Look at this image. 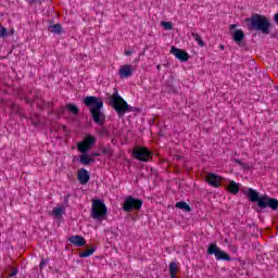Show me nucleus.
I'll use <instances>...</instances> for the list:
<instances>
[{
	"mask_svg": "<svg viewBox=\"0 0 278 278\" xmlns=\"http://www.w3.org/2000/svg\"><path fill=\"white\" fill-rule=\"evenodd\" d=\"M244 194L245 197H248L250 201H252V203H257L258 207H262V208L270 207V210H277L278 207L277 199L269 198L266 194H263L260 197V193L252 188L245 189Z\"/></svg>",
	"mask_w": 278,
	"mask_h": 278,
	"instance_id": "nucleus-1",
	"label": "nucleus"
},
{
	"mask_svg": "<svg viewBox=\"0 0 278 278\" xmlns=\"http://www.w3.org/2000/svg\"><path fill=\"white\" fill-rule=\"evenodd\" d=\"M84 103L87 108H89L91 112V116L97 125H103V121H105V115L103 114V101L97 97H86L84 99Z\"/></svg>",
	"mask_w": 278,
	"mask_h": 278,
	"instance_id": "nucleus-2",
	"label": "nucleus"
},
{
	"mask_svg": "<svg viewBox=\"0 0 278 278\" xmlns=\"http://www.w3.org/2000/svg\"><path fill=\"white\" fill-rule=\"evenodd\" d=\"M94 142V137L90 135L86 136L83 141L78 142V151L83 153L80 155V163H83L85 166H88V164H92V162H94V159L88 154L90 147H92Z\"/></svg>",
	"mask_w": 278,
	"mask_h": 278,
	"instance_id": "nucleus-3",
	"label": "nucleus"
},
{
	"mask_svg": "<svg viewBox=\"0 0 278 278\" xmlns=\"http://www.w3.org/2000/svg\"><path fill=\"white\" fill-rule=\"evenodd\" d=\"M250 29H257L262 34H270V22L264 15H254L250 20Z\"/></svg>",
	"mask_w": 278,
	"mask_h": 278,
	"instance_id": "nucleus-4",
	"label": "nucleus"
},
{
	"mask_svg": "<svg viewBox=\"0 0 278 278\" xmlns=\"http://www.w3.org/2000/svg\"><path fill=\"white\" fill-rule=\"evenodd\" d=\"M91 216L96 220H103L108 216V207L101 200L92 201Z\"/></svg>",
	"mask_w": 278,
	"mask_h": 278,
	"instance_id": "nucleus-5",
	"label": "nucleus"
},
{
	"mask_svg": "<svg viewBox=\"0 0 278 278\" xmlns=\"http://www.w3.org/2000/svg\"><path fill=\"white\" fill-rule=\"evenodd\" d=\"M111 103L113 104L114 110L117 111V114L119 116H123V114H125V112L129 110V104H127V102L118 96V91L113 93V96L111 97Z\"/></svg>",
	"mask_w": 278,
	"mask_h": 278,
	"instance_id": "nucleus-6",
	"label": "nucleus"
},
{
	"mask_svg": "<svg viewBox=\"0 0 278 278\" xmlns=\"http://www.w3.org/2000/svg\"><path fill=\"white\" fill-rule=\"evenodd\" d=\"M142 207V200L136 199L131 195L127 197L124 201V212H131L132 210H140Z\"/></svg>",
	"mask_w": 278,
	"mask_h": 278,
	"instance_id": "nucleus-7",
	"label": "nucleus"
},
{
	"mask_svg": "<svg viewBox=\"0 0 278 278\" xmlns=\"http://www.w3.org/2000/svg\"><path fill=\"white\" fill-rule=\"evenodd\" d=\"M132 154L140 162H149L151 160V151H149L147 148H136L132 151Z\"/></svg>",
	"mask_w": 278,
	"mask_h": 278,
	"instance_id": "nucleus-8",
	"label": "nucleus"
},
{
	"mask_svg": "<svg viewBox=\"0 0 278 278\" xmlns=\"http://www.w3.org/2000/svg\"><path fill=\"white\" fill-rule=\"evenodd\" d=\"M170 53L176 56L177 60H180V62H188L190 60V54H188L186 50H181L175 46L172 47Z\"/></svg>",
	"mask_w": 278,
	"mask_h": 278,
	"instance_id": "nucleus-9",
	"label": "nucleus"
},
{
	"mask_svg": "<svg viewBox=\"0 0 278 278\" xmlns=\"http://www.w3.org/2000/svg\"><path fill=\"white\" fill-rule=\"evenodd\" d=\"M118 75L121 79H127V77H131V75H134V66L129 64L122 65L119 67Z\"/></svg>",
	"mask_w": 278,
	"mask_h": 278,
	"instance_id": "nucleus-10",
	"label": "nucleus"
},
{
	"mask_svg": "<svg viewBox=\"0 0 278 278\" xmlns=\"http://www.w3.org/2000/svg\"><path fill=\"white\" fill-rule=\"evenodd\" d=\"M205 179L210 186H213V188L220 187V181H222L220 176L210 173L206 175Z\"/></svg>",
	"mask_w": 278,
	"mask_h": 278,
	"instance_id": "nucleus-11",
	"label": "nucleus"
},
{
	"mask_svg": "<svg viewBox=\"0 0 278 278\" xmlns=\"http://www.w3.org/2000/svg\"><path fill=\"white\" fill-rule=\"evenodd\" d=\"M77 179L79 184L85 186V184H88V181H90V174L86 169H80L78 170Z\"/></svg>",
	"mask_w": 278,
	"mask_h": 278,
	"instance_id": "nucleus-12",
	"label": "nucleus"
},
{
	"mask_svg": "<svg viewBox=\"0 0 278 278\" xmlns=\"http://www.w3.org/2000/svg\"><path fill=\"white\" fill-rule=\"evenodd\" d=\"M70 242L74 244V247H86V239L81 236H72Z\"/></svg>",
	"mask_w": 278,
	"mask_h": 278,
	"instance_id": "nucleus-13",
	"label": "nucleus"
},
{
	"mask_svg": "<svg viewBox=\"0 0 278 278\" xmlns=\"http://www.w3.org/2000/svg\"><path fill=\"white\" fill-rule=\"evenodd\" d=\"M64 214H66V207H64V205L62 204L56 205L52 211V215L54 216V218H58V219L62 218Z\"/></svg>",
	"mask_w": 278,
	"mask_h": 278,
	"instance_id": "nucleus-14",
	"label": "nucleus"
},
{
	"mask_svg": "<svg viewBox=\"0 0 278 278\" xmlns=\"http://www.w3.org/2000/svg\"><path fill=\"white\" fill-rule=\"evenodd\" d=\"M228 191L231 193V194H238V192H240V184L231 180L228 185Z\"/></svg>",
	"mask_w": 278,
	"mask_h": 278,
	"instance_id": "nucleus-15",
	"label": "nucleus"
},
{
	"mask_svg": "<svg viewBox=\"0 0 278 278\" xmlns=\"http://www.w3.org/2000/svg\"><path fill=\"white\" fill-rule=\"evenodd\" d=\"M232 38L235 42H242L244 40V31L242 29H237L232 33Z\"/></svg>",
	"mask_w": 278,
	"mask_h": 278,
	"instance_id": "nucleus-16",
	"label": "nucleus"
},
{
	"mask_svg": "<svg viewBox=\"0 0 278 278\" xmlns=\"http://www.w3.org/2000/svg\"><path fill=\"white\" fill-rule=\"evenodd\" d=\"M216 260L220 261L224 260L225 262H229L231 257H229V254L225 253L222 250H218L217 253L215 254Z\"/></svg>",
	"mask_w": 278,
	"mask_h": 278,
	"instance_id": "nucleus-17",
	"label": "nucleus"
},
{
	"mask_svg": "<svg viewBox=\"0 0 278 278\" xmlns=\"http://www.w3.org/2000/svg\"><path fill=\"white\" fill-rule=\"evenodd\" d=\"M220 249H218V245L216 243H211L207 248L208 255H216Z\"/></svg>",
	"mask_w": 278,
	"mask_h": 278,
	"instance_id": "nucleus-18",
	"label": "nucleus"
},
{
	"mask_svg": "<svg viewBox=\"0 0 278 278\" xmlns=\"http://www.w3.org/2000/svg\"><path fill=\"white\" fill-rule=\"evenodd\" d=\"M176 207H178V210H182V212H190V205H188V203L186 202H178L176 203Z\"/></svg>",
	"mask_w": 278,
	"mask_h": 278,
	"instance_id": "nucleus-19",
	"label": "nucleus"
},
{
	"mask_svg": "<svg viewBox=\"0 0 278 278\" xmlns=\"http://www.w3.org/2000/svg\"><path fill=\"white\" fill-rule=\"evenodd\" d=\"M193 40H195V42H198L199 47H205V42L203 41V39H201V36L197 33H192L191 34Z\"/></svg>",
	"mask_w": 278,
	"mask_h": 278,
	"instance_id": "nucleus-20",
	"label": "nucleus"
},
{
	"mask_svg": "<svg viewBox=\"0 0 278 278\" xmlns=\"http://www.w3.org/2000/svg\"><path fill=\"white\" fill-rule=\"evenodd\" d=\"M66 110L71 112L72 114H77L79 112V109L75 104H66Z\"/></svg>",
	"mask_w": 278,
	"mask_h": 278,
	"instance_id": "nucleus-21",
	"label": "nucleus"
},
{
	"mask_svg": "<svg viewBox=\"0 0 278 278\" xmlns=\"http://www.w3.org/2000/svg\"><path fill=\"white\" fill-rule=\"evenodd\" d=\"M94 251H96L94 248L88 249L85 252H81L79 254V257H90V255H92L94 253Z\"/></svg>",
	"mask_w": 278,
	"mask_h": 278,
	"instance_id": "nucleus-22",
	"label": "nucleus"
},
{
	"mask_svg": "<svg viewBox=\"0 0 278 278\" xmlns=\"http://www.w3.org/2000/svg\"><path fill=\"white\" fill-rule=\"evenodd\" d=\"M177 263H170L169 264V273H170V277L175 278V274L177 273Z\"/></svg>",
	"mask_w": 278,
	"mask_h": 278,
	"instance_id": "nucleus-23",
	"label": "nucleus"
},
{
	"mask_svg": "<svg viewBox=\"0 0 278 278\" xmlns=\"http://www.w3.org/2000/svg\"><path fill=\"white\" fill-rule=\"evenodd\" d=\"M52 34H60L62 31V26L60 24H55L50 26Z\"/></svg>",
	"mask_w": 278,
	"mask_h": 278,
	"instance_id": "nucleus-24",
	"label": "nucleus"
},
{
	"mask_svg": "<svg viewBox=\"0 0 278 278\" xmlns=\"http://www.w3.org/2000/svg\"><path fill=\"white\" fill-rule=\"evenodd\" d=\"M161 25H162V27H164V29H166V30L173 29V23H170V22H161Z\"/></svg>",
	"mask_w": 278,
	"mask_h": 278,
	"instance_id": "nucleus-25",
	"label": "nucleus"
},
{
	"mask_svg": "<svg viewBox=\"0 0 278 278\" xmlns=\"http://www.w3.org/2000/svg\"><path fill=\"white\" fill-rule=\"evenodd\" d=\"M8 36V29L0 25V38H5Z\"/></svg>",
	"mask_w": 278,
	"mask_h": 278,
	"instance_id": "nucleus-26",
	"label": "nucleus"
},
{
	"mask_svg": "<svg viewBox=\"0 0 278 278\" xmlns=\"http://www.w3.org/2000/svg\"><path fill=\"white\" fill-rule=\"evenodd\" d=\"M47 264H49V260L43 258V260H41V263H40L39 267L45 268V266H47Z\"/></svg>",
	"mask_w": 278,
	"mask_h": 278,
	"instance_id": "nucleus-27",
	"label": "nucleus"
},
{
	"mask_svg": "<svg viewBox=\"0 0 278 278\" xmlns=\"http://www.w3.org/2000/svg\"><path fill=\"white\" fill-rule=\"evenodd\" d=\"M16 275H18V269L13 268L11 274H10V277H16Z\"/></svg>",
	"mask_w": 278,
	"mask_h": 278,
	"instance_id": "nucleus-28",
	"label": "nucleus"
},
{
	"mask_svg": "<svg viewBox=\"0 0 278 278\" xmlns=\"http://www.w3.org/2000/svg\"><path fill=\"white\" fill-rule=\"evenodd\" d=\"M132 53H134V50H126L125 51V55H132Z\"/></svg>",
	"mask_w": 278,
	"mask_h": 278,
	"instance_id": "nucleus-29",
	"label": "nucleus"
},
{
	"mask_svg": "<svg viewBox=\"0 0 278 278\" xmlns=\"http://www.w3.org/2000/svg\"><path fill=\"white\" fill-rule=\"evenodd\" d=\"M274 20H275V22H276V23H277V25H278V13H277V14H275Z\"/></svg>",
	"mask_w": 278,
	"mask_h": 278,
	"instance_id": "nucleus-30",
	"label": "nucleus"
},
{
	"mask_svg": "<svg viewBox=\"0 0 278 278\" xmlns=\"http://www.w3.org/2000/svg\"><path fill=\"white\" fill-rule=\"evenodd\" d=\"M97 156H99V153H92L91 154V157H97Z\"/></svg>",
	"mask_w": 278,
	"mask_h": 278,
	"instance_id": "nucleus-31",
	"label": "nucleus"
},
{
	"mask_svg": "<svg viewBox=\"0 0 278 278\" xmlns=\"http://www.w3.org/2000/svg\"><path fill=\"white\" fill-rule=\"evenodd\" d=\"M230 27H231V29H233V27H236V25H231Z\"/></svg>",
	"mask_w": 278,
	"mask_h": 278,
	"instance_id": "nucleus-32",
	"label": "nucleus"
},
{
	"mask_svg": "<svg viewBox=\"0 0 278 278\" xmlns=\"http://www.w3.org/2000/svg\"><path fill=\"white\" fill-rule=\"evenodd\" d=\"M220 49H225V47H224V46H220Z\"/></svg>",
	"mask_w": 278,
	"mask_h": 278,
	"instance_id": "nucleus-33",
	"label": "nucleus"
},
{
	"mask_svg": "<svg viewBox=\"0 0 278 278\" xmlns=\"http://www.w3.org/2000/svg\"><path fill=\"white\" fill-rule=\"evenodd\" d=\"M33 2H36L37 0H31Z\"/></svg>",
	"mask_w": 278,
	"mask_h": 278,
	"instance_id": "nucleus-34",
	"label": "nucleus"
},
{
	"mask_svg": "<svg viewBox=\"0 0 278 278\" xmlns=\"http://www.w3.org/2000/svg\"><path fill=\"white\" fill-rule=\"evenodd\" d=\"M11 34H14V30H12Z\"/></svg>",
	"mask_w": 278,
	"mask_h": 278,
	"instance_id": "nucleus-35",
	"label": "nucleus"
}]
</instances>
